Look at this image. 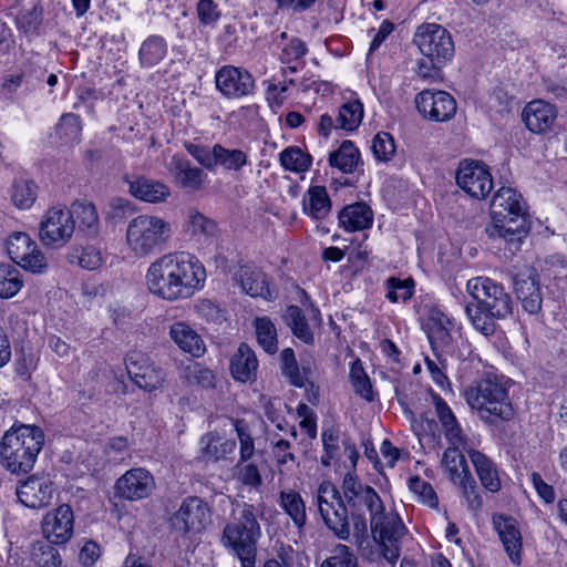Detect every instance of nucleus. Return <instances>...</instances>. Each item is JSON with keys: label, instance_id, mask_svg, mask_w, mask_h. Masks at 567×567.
Instances as JSON below:
<instances>
[{"label": "nucleus", "instance_id": "f257e3e1", "mask_svg": "<svg viewBox=\"0 0 567 567\" xmlns=\"http://www.w3.org/2000/svg\"><path fill=\"white\" fill-rule=\"evenodd\" d=\"M342 492L350 508L352 534L362 545L368 534V520L372 533L373 547L364 555L371 561L384 558L389 563L400 556L399 542L404 533V526L396 513L386 509L378 493L368 485L359 482L351 473L343 478Z\"/></svg>", "mask_w": 567, "mask_h": 567}, {"label": "nucleus", "instance_id": "f03ea898", "mask_svg": "<svg viewBox=\"0 0 567 567\" xmlns=\"http://www.w3.org/2000/svg\"><path fill=\"white\" fill-rule=\"evenodd\" d=\"M206 279L202 262L185 252H168L152 261L145 274L147 290L165 301L190 298Z\"/></svg>", "mask_w": 567, "mask_h": 567}, {"label": "nucleus", "instance_id": "7ed1b4c3", "mask_svg": "<svg viewBox=\"0 0 567 567\" xmlns=\"http://www.w3.org/2000/svg\"><path fill=\"white\" fill-rule=\"evenodd\" d=\"M489 218L487 235L503 239L511 250H518L529 231L528 206L523 196L512 187L498 188L491 200Z\"/></svg>", "mask_w": 567, "mask_h": 567}, {"label": "nucleus", "instance_id": "20e7f679", "mask_svg": "<svg viewBox=\"0 0 567 567\" xmlns=\"http://www.w3.org/2000/svg\"><path fill=\"white\" fill-rule=\"evenodd\" d=\"M466 290L476 301L466 307V313L475 329L489 334L493 318L503 319L512 313V300L504 288L489 278L476 277L467 281Z\"/></svg>", "mask_w": 567, "mask_h": 567}, {"label": "nucleus", "instance_id": "39448f33", "mask_svg": "<svg viewBox=\"0 0 567 567\" xmlns=\"http://www.w3.org/2000/svg\"><path fill=\"white\" fill-rule=\"evenodd\" d=\"M43 432L38 426L10 427L0 442L1 464L11 473L29 472L43 445Z\"/></svg>", "mask_w": 567, "mask_h": 567}, {"label": "nucleus", "instance_id": "423d86ee", "mask_svg": "<svg viewBox=\"0 0 567 567\" xmlns=\"http://www.w3.org/2000/svg\"><path fill=\"white\" fill-rule=\"evenodd\" d=\"M467 404L478 416L489 423L508 421L514 416V406L506 383L497 378L482 379L464 392Z\"/></svg>", "mask_w": 567, "mask_h": 567}, {"label": "nucleus", "instance_id": "0eeeda50", "mask_svg": "<svg viewBox=\"0 0 567 567\" xmlns=\"http://www.w3.org/2000/svg\"><path fill=\"white\" fill-rule=\"evenodd\" d=\"M172 236V226L163 217L143 214L131 219L125 231V247L135 258H145L162 249Z\"/></svg>", "mask_w": 567, "mask_h": 567}, {"label": "nucleus", "instance_id": "6e6552de", "mask_svg": "<svg viewBox=\"0 0 567 567\" xmlns=\"http://www.w3.org/2000/svg\"><path fill=\"white\" fill-rule=\"evenodd\" d=\"M414 42L423 55L417 64V74L424 79L435 76L454 54L451 34L437 23L420 25L415 32Z\"/></svg>", "mask_w": 567, "mask_h": 567}, {"label": "nucleus", "instance_id": "1a4fd4ad", "mask_svg": "<svg viewBox=\"0 0 567 567\" xmlns=\"http://www.w3.org/2000/svg\"><path fill=\"white\" fill-rule=\"evenodd\" d=\"M260 536L261 529L254 507L244 505L238 516L225 526L221 543L240 559L243 567H255Z\"/></svg>", "mask_w": 567, "mask_h": 567}, {"label": "nucleus", "instance_id": "9d476101", "mask_svg": "<svg viewBox=\"0 0 567 567\" xmlns=\"http://www.w3.org/2000/svg\"><path fill=\"white\" fill-rule=\"evenodd\" d=\"M75 231V219L71 209L64 206L48 208L39 224V239L49 248L60 249L66 246Z\"/></svg>", "mask_w": 567, "mask_h": 567}, {"label": "nucleus", "instance_id": "9b49d317", "mask_svg": "<svg viewBox=\"0 0 567 567\" xmlns=\"http://www.w3.org/2000/svg\"><path fill=\"white\" fill-rule=\"evenodd\" d=\"M317 503L326 525L341 539H348L351 527L347 519V509L334 485L328 481L320 484Z\"/></svg>", "mask_w": 567, "mask_h": 567}, {"label": "nucleus", "instance_id": "f8f14e48", "mask_svg": "<svg viewBox=\"0 0 567 567\" xmlns=\"http://www.w3.org/2000/svg\"><path fill=\"white\" fill-rule=\"evenodd\" d=\"M10 258L27 271L44 274L49 270V258L25 233H14L7 240Z\"/></svg>", "mask_w": 567, "mask_h": 567}, {"label": "nucleus", "instance_id": "ddd939ff", "mask_svg": "<svg viewBox=\"0 0 567 567\" xmlns=\"http://www.w3.org/2000/svg\"><path fill=\"white\" fill-rule=\"evenodd\" d=\"M156 481L153 474L144 467H134L122 474L115 482L114 493L117 497L138 502L153 495Z\"/></svg>", "mask_w": 567, "mask_h": 567}, {"label": "nucleus", "instance_id": "4468645a", "mask_svg": "<svg viewBox=\"0 0 567 567\" xmlns=\"http://www.w3.org/2000/svg\"><path fill=\"white\" fill-rule=\"evenodd\" d=\"M456 183L464 193L475 199H484L494 186L487 166L476 161H463L460 164Z\"/></svg>", "mask_w": 567, "mask_h": 567}, {"label": "nucleus", "instance_id": "2eb2a0df", "mask_svg": "<svg viewBox=\"0 0 567 567\" xmlns=\"http://www.w3.org/2000/svg\"><path fill=\"white\" fill-rule=\"evenodd\" d=\"M185 147L200 165L208 169L220 165L226 169L238 171L247 164V155L240 150H228L218 144L213 148H206L192 143L186 144Z\"/></svg>", "mask_w": 567, "mask_h": 567}, {"label": "nucleus", "instance_id": "dca6fc26", "mask_svg": "<svg viewBox=\"0 0 567 567\" xmlns=\"http://www.w3.org/2000/svg\"><path fill=\"white\" fill-rule=\"evenodd\" d=\"M173 528L182 535L200 533L209 523V508L197 497L185 499L171 518Z\"/></svg>", "mask_w": 567, "mask_h": 567}, {"label": "nucleus", "instance_id": "f3484780", "mask_svg": "<svg viewBox=\"0 0 567 567\" xmlns=\"http://www.w3.org/2000/svg\"><path fill=\"white\" fill-rule=\"evenodd\" d=\"M126 370L133 382L141 389L152 392L163 386L165 373L142 352L133 351L125 359Z\"/></svg>", "mask_w": 567, "mask_h": 567}, {"label": "nucleus", "instance_id": "a211bd4d", "mask_svg": "<svg viewBox=\"0 0 567 567\" xmlns=\"http://www.w3.org/2000/svg\"><path fill=\"white\" fill-rule=\"evenodd\" d=\"M420 114L430 121L445 122L456 113L454 97L445 91L423 90L415 96Z\"/></svg>", "mask_w": 567, "mask_h": 567}, {"label": "nucleus", "instance_id": "6ab92c4d", "mask_svg": "<svg viewBox=\"0 0 567 567\" xmlns=\"http://www.w3.org/2000/svg\"><path fill=\"white\" fill-rule=\"evenodd\" d=\"M73 528V511L65 504L49 511L41 522V530L44 539L54 545L66 544L72 538Z\"/></svg>", "mask_w": 567, "mask_h": 567}, {"label": "nucleus", "instance_id": "aec40b11", "mask_svg": "<svg viewBox=\"0 0 567 567\" xmlns=\"http://www.w3.org/2000/svg\"><path fill=\"white\" fill-rule=\"evenodd\" d=\"M216 87L227 97H240L252 92L255 81L251 74L241 68L225 65L215 75Z\"/></svg>", "mask_w": 567, "mask_h": 567}, {"label": "nucleus", "instance_id": "412c9836", "mask_svg": "<svg viewBox=\"0 0 567 567\" xmlns=\"http://www.w3.org/2000/svg\"><path fill=\"white\" fill-rule=\"evenodd\" d=\"M557 114L555 105L544 100H533L523 109L522 121L529 132L545 134L553 130Z\"/></svg>", "mask_w": 567, "mask_h": 567}, {"label": "nucleus", "instance_id": "4be33fe9", "mask_svg": "<svg viewBox=\"0 0 567 567\" xmlns=\"http://www.w3.org/2000/svg\"><path fill=\"white\" fill-rule=\"evenodd\" d=\"M53 493V484L48 476H30L17 488L19 501L30 508L49 505Z\"/></svg>", "mask_w": 567, "mask_h": 567}, {"label": "nucleus", "instance_id": "5701e85b", "mask_svg": "<svg viewBox=\"0 0 567 567\" xmlns=\"http://www.w3.org/2000/svg\"><path fill=\"white\" fill-rule=\"evenodd\" d=\"M515 292L523 307L529 313H537L542 308V293L535 269L526 267L515 277Z\"/></svg>", "mask_w": 567, "mask_h": 567}, {"label": "nucleus", "instance_id": "b1692460", "mask_svg": "<svg viewBox=\"0 0 567 567\" xmlns=\"http://www.w3.org/2000/svg\"><path fill=\"white\" fill-rule=\"evenodd\" d=\"M493 523L511 561L520 565L523 539L516 520L504 515H497Z\"/></svg>", "mask_w": 567, "mask_h": 567}, {"label": "nucleus", "instance_id": "393cba45", "mask_svg": "<svg viewBox=\"0 0 567 567\" xmlns=\"http://www.w3.org/2000/svg\"><path fill=\"white\" fill-rule=\"evenodd\" d=\"M166 167L175 183L184 188L198 190L205 184V173L177 155L172 156Z\"/></svg>", "mask_w": 567, "mask_h": 567}, {"label": "nucleus", "instance_id": "a878e982", "mask_svg": "<svg viewBox=\"0 0 567 567\" xmlns=\"http://www.w3.org/2000/svg\"><path fill=\"white\" fill-rule=\"evenodd\" d=\"M168 334L178 349L185 353L199 358L206 351V346L202 337L184 321H175L172 323Z\"/></svg>", "mask_w": 567, "mask_h": 567}, {"label": "nucleus", "instance_id": "bb28decb", "mask_svg": "<svg viewBox=\"0 0 567 567\" xmlns=\"http://www.w3.org/2000/svg\"><path fill=\"white\" fill-rule=\"evenodd\" d=\"M467 450V442L464 444H449L441 458V467L447 478L454 484L471 476L467 462L462 451Z\"/></svg>", "mask_w": 567, "mask_h": 567}, {"label": "nucleus", "instance_id": "cd10ccee", "mask_svg": "<svg viewBox=\"0 0 567 567\" xmlns=\"http://www.w3.org/2000/svg\"><path fill=\"white\" fill-rule=\"evenodd\" d=\"M433 403L436 416L447 443L464 444L467 442V437L451 408L437 395H433Z\"/></svg>", "mask_w": 567, "mask_h": 567}, {"label": "nucleus", "instance_id": "c85d7f7f", "mask_svg": "<svg viewBox=\"0 0 567 567\" xmlns=\"http://www.w3.org/2000/svg\"><path fill=\"white\" fill-rule=\"evenodd\" d=\"M235 279L243 291L251 297L268 298L270 296L267 280L262 271L254 266H240Z\"/></svg>", "mask_w": 567, "mask_h": 567}, {"label": "nucleus", "instance_id": "c756f323", "mask_svg": "<svg viewBox=\"0 0 567 567\" xmlns=\"http://www.w3.org/2000/svg\"><path fill=\"white\" fill-rule=\"evenodd\" d=\"M258 360L251 348L240 344L230 362L233 377L240 382H248L256 378Z\"/></svg>", "mask_w": 567, "mask_h": 567}, {"label": "nucleus", "instance_id": "7c9ffc66", "mask_svg": "<svg viewBox=\"0 0 567 567\" xmlns=\"http://www.w3.org/2000/svg\"><path fill=\"white\" fill-rule=\"evenodd\" d=\"M130 193L144 202L163 203L171 196L169 187L158 181L137 178L130 185Z\"/></svg>", "mask_w": 567, "mask_h": 567}, {"label": "nucleus", "instance_id": "2f4dec72", "mask_svg": "<svg viewBox=\"0 0 567 567\" xmlns=\"http://www.w3.org/2000/svg\"><path fill=\"white\" fill-rule=\"evenodd\" d=\"M468 455L482 485L495 493L501 488V478L495 464L478 451H468Z\"/></svg>", "mask_w": 567, "mask_h": 567}, {"label": "nucleus", "instance_id": "473e14b6", "mask_svg": "<svg viewBox=\"0 0 567 567\" xmlns=\"http://www.w3.org/2000/svg\"><path fill=\"white\" fill-rule=\"evenodd\" d=\"M372 210L362 203L344 207L339 214L340 225L348 231L362 230L371 226Z\"/></svg>", "mask_w": 567, "mask_h": 567}, {"label": "nucleus", "instance_id": "72a5a7b5", "mask_svg": "<svg viewBox=\"0 0 567 567\" xmlns=\"http://www.w3.org/2000/svg\"><path fill=\"white\" fill-rule=\"evenodd\" d=\"M186 234L195 241H206L217 234V225L214 220L197 210H189L184 225Z\"/></svg>", "mask_w": 567, "mask_h": 567}, {"label": "nucleus", "instance_id": "f704fd0d", "mask_svg": "<svg viewBox=\"0 0 567 567\" xmlns=\"http://www.w3.org/2000/svg\"><path fill=\"white\" fill-rule=\"evenodd\" d=\"M331 208V202L323 186H311L303 197V210L316 219L324 218Z\"/></svg>", "mask_w": 567, "mask_h": 567}, {"label": "nucleus", "instance_id": "c9c22d12", "mask_svg": "<svg viewBox=\"0 0 567 567\" xmlns=\"http://www.w3.org/2000/svg\"><path fill=\"white\" fill-rule=\"evenodd\" d=\"M284 320L291 329L293 336L302 342L310 344L315 340V332L311 324L306 319L301 309L297 306H290L284 313Z\"/></svg>", "mask_w": 567, "mask_h": 567}, {"label": "nucleus", "instance_id": "e433bc0d", "mask_svg": "<svg viewBox=\"0 0 567 567\" xmlns=\"http://www.w3.org/2000/svg\"><path fill=\"white\" fill-rule=\"evenodd\" d=\"M360 161L358 148L350 141H344L340 147L330 153L329 163L332 167L342 173H351L355 169Z\"/></svg>", "mask_w": 567, "mask_h": 567}, {"label": "nucleus", "instance_id": "4c0bfd02", "mask_svg": "<svg viewBox=\"0 0 567 567\" xmlns=\"http://www.w3.org/2000/svg\"><path fill=\"white\" fill-rule=\"evenodd\" d=\"M204 454L212 460L218 461L233 454L236 447L235 441L220 435L217 432L208 433L204 439Z\"/></svg>", "mask_w": 567, "mask_h": 567}, {"label": "nucleus", "instance_id": "58836bf2", "mask_svg": "<svg viewBox=\"0 0 567 567\" xmlns=\"http://www.w3.org/2000/svg\"><path fill=\"white\" fill-rule=\"evenodd\" d=\"M252 324L258 344L268 353L277 352L278 338L275 323L268 317H257Z\"/></svg>", "mask_w": 567, "mask_h": 567}, {"label": "nucleus", "instance_id": "ea45409f", "mask_svg": "<svg viewBox=\"0 0 567 567\" xmlns=\"http://www.w3.org/2000/svg\"><path fill=\"white\" fill-rule=\"evenodd\" d=\"M71 212L73 213V218L76 217V219L79 220V226L82 230L86 231L90 235L97 234L100 227V219L96 207L92 203H75L72 206Z\"/></svg>", "mask_w": 567, "mask_h": 567}, {"label": "nucleus", "instance_id": "a19ab883", "mask_svg": "<svg viewBox=\"0 0 567 567\" xmlns=\"http://www.w3.org/2000/svg\"><path fill=\"white\" fill-rule=\"evenodd\" d=\"M362 118V103L358 100L346 102L339 109L337 127L344 131H354L361 124Z\"/></svg>", "mask_w": 567, "mask_h": 567}, {"label": "nucleus", "instance_id": "79ce46f5", "mask_svg": "<svg viewBox=\"0 0 567 567\" xmlns=\"http://www.w3.org/2000/svg\"><path fill=\"white\" fill-rule=\"evenodd\" d=\"M22 287L20 270L13 265H0V298H12Z\"/></svg>", "mask_w": 567, "mask_h": 567}, {"label": "nucleus", "instance_id": "37998d69", "mask_svg": "<svg viewBox=\"0 0 567 567\" xmlns=\"http://www.w3.org/2000/svg\"><path fill=\"white\" fill-rule=\"evenodd\" d=\"M181 378L187 385L200 388H210L215 381L213 372L197 362H189L184 365L181 371Z\"/></svg>", "mask_w": 567, "mask_h": 567}, {"label": "nucleus", "instance_id": "c03bdc74", "mask_svg": "<svg viewBox=\"0 0 567 567\" xmlns=\"http://www.w3.org/2000/svg\"><path fill=\"white\" fill-rule=\"evenodd\" d=\"M10 199L18 209H29L37 199V186L29 181H18L11 187Z\"/></svg>", "mask_w": 567, "mask_h": 567}, {"label": "nucleus", "instance_id": "a18cd8bd", "mask_svg": "<svg viewBox=\"0 0 567 567\" xmlns=\"http://www.w3.org/2000/svg\"><path fill=\"white\" fill-rule=\"evenodd\" d=\"M54 544L50 542L39 540L32 545L31 558L39 567H59L61 565V556Z\"/></svg>", "mask_w": 567, "mask_h": 567}, {"label": "nucleus", "instance_id": "49530a36", "mask_svg": "<svg viewBox=\"0 0 567 567\" xmlns=\"http://www.w3.org/2000/svg\"><path fill=\"white\" fill-rule=\"evenodd\" d=\"M280 504L298 527L306 523L305 503L297 492L291 489L281 492Z\"/></svg>", "mask_w": 567, "mask_h": 567}, {"label": "nucleus", "instance_id": "de8ad7c7", "mask_svg": "<svg viewBox=\"0 0 567 567\" xmlns=\"http://www.w3.org/2000/svg\"><path fill=\"white\" fill-rule=\"evenodd\" d=\"M280 162L286 169L301 173L310 167V156L299 147H289L280 154Z\"/></svg>", "mask_w": 567, "mask_h": 567}, {"label": "nucleus", "instance_id": "09e8293b", "mask_svg": "<svg viewBox=\"0 0 567 567\" xmlns=\"http://www.w3.org/2000/svg\"><path fill=\"white\" fill-rule=\"evenodd\" d=\"M350 379L354 391L368 401L373 400V390L369 377L364 372L362 363L357 360L352 363Z\"/></svg>", "mask_w": 567, "mask_h": 567}, {"label": "nucleus", "instance_id": "8fccbe9b", "mask_svg": "<svg viewBox=\"0 0 567 567\" xmlns=\"http://www.w3.org/2000/svg\"><path fill=\"white\" fill-rule=\"evenodd\" d=\"M166 53L164 40L158 37L148 38L140 50V58L143 63L152 65L161 61Z\"/></svg>", "mask_w": 567, "mask_h": 567}, {"label": "nucleus", "instance_id": "3c124183", "mask_svg": "<svg viewBox=\"0 0 567 567\" xmlns=\"http://www.w3.org/2000/svg\"><path fill=\"white\" fill-rule=\"evenodd\" d=\"M451 321L444 315L432 317L429 322V339L434 344H446L450 341Z\"/></svg>", "mask_w": 567, "mask_h": 567}, {"label": "nucleus", "instance_id": "603ef678", "mask_svg": "<svg viewBox=\"0 0 567 567\" xmlns=\"http://www.w3.org/2000/svg\"><path fill=\"white\" fill-rule=\"evenodd\" d=\"M196 315L208 324H220L225 319V311L208 299H202L195 305Z\"/></svg>", "mask_w": 567, "mask_h": 567}, {"label": "nucleus", "instance_id": "864d4df0", "mask_svg": "<svg viewBox=\"0 0 567 567\" xmlns=\"http://www.w3.org/2000/svg\"><path fill=\"white\" fill-rule=\"evenodd\" d=\"M388 285V295L386 297L392 302L398 301H406L411 298L413 293V286L414 282L411 278L406 279H396V278H389L386 281Z\"/></svg>", "mask_w": 567, "mask_h": 567}, {"label": "nucleus", "instance_id": "5fc2aeb1", "mask_svg": "<svg viewBox=\"0 0 567 567\" xmlns=\"http://www.w3.org/2000/svg\"><path fill=\"white\" fill-rule=\"evenodd\" d=\"M372 151L379 161L389 162L395 154V144L389 133H379L372 142Z\"/></svg>", "mask_w": 567, "mask_h": 567}, {"label": "nucleus", "instance_id": "6e6d98bb", "mask_svg": "<svg viewBox=\"0 0 567 567\" xmlns=\"http://www.w3.org/2000/svg\"><path fill=\"white\" fill-rule=\"evenodd\" d=\"M410 489L419 496L420 501L423 502L431 508L439 506V498L433 487L425 481L419 477H411L409 481Z\"/></svg>", "mask_w": 567, "mask_h": 567}, {"label": "nucleus", "instance_id": "4d7b16f0", "mask_svg": "<svg viewBox=\"0 0 567 567\" xmlns=\"http://www.w3.org/2000/svg\"><path fill=\"white\" fill-rule=\"evenodd\" d=\"M321 567H358L357 558L346 545L334 548L332 555L327 558Z\"/></svg>", "mask_w": 567, "mask_h": 567}, {"label": "nucleus", "instance_id": "13d9d810", "mask_svg": "<svg viewBox=\"0 0 567 567\" xmlns=\"http://www.w3.org/2000/svg\"><path fill=\"white\" fill-rule=\"evenodd\" d=\"M104 262V257L100 248L95 246H87L83 248L80 257L79 265L87 270H95Z\"/></svg>", "mask_w": 567, "mask_h": 567}, {"label": "nucleus", "instance_id": "bf43d9fd", "mask_svg": "<svg viewBox=\"0 0 567 567\" xmlns=\"http://www.w3.org/2000/svg\"><path fill=\"white\" fill-rule=\"evenodd\" d=\"M456 484L462 488L463 496L466 499L468 507L473 511L480 509L483 505V501L477 493L474 478L470 476Z\"/></svg>", "mask_w": 567, "mask_h": 567}, {"label": "nucleus", "instance_id": "052dcab7", "mask_svg": "<svg viewBox=\"0 0 567 567\" xmlns=\"http://www.w3.org/2000/svg\"><path fill=\"white\" fill-rule=\"evenodd\" d=\"M235 427L240 444L241 461H247L254 455L255 452L254 440L250 433L247 431V427L244 424V422L238 421Z\"/></svg>", "mask_w": 567, "mask_h": 567}, {"label": "nucleus", "instance_id": "680f3d73", "mask_svg": "<svg viewBox=\"0 0 567 567\" xmlns=\"http://www.w3.org/2000/svg\"><path fill=\"white\" fill-rule=\"evenodd\" d=\"M237 468V478L240 483L251 487H258L261 485L262 478L256 465L246 464L244 466H238Z\"/></svg>", "mask_w": 567, "mask_h": 567}, {"label": "nucleus", "instance_id": "e2e57ef3", "mask_svg": "<svg viewBox=\"0 0 567 567\" xmlns=\"http://www.w3.org/2000/svg\"><path fill=\"white\" fill-rule=\"evenodd\" d=\"M101 556V548L97 543L87 540L83 544L79 554V561L84 567H90L95 564V561Z\"/></svg>", "mask_w": 567, "mask_h": 567}, {"label": "nucleus", "instance_id": "0e129e2a", "mask_svg": "<svg viewBox=\"0 0 567 567\" xmlns=\"http://www.w3.org/2000/svg\"><path fill=\"white\" fill-rule=\"evenodd\" d=\"M337 462L346 470H354L357 466L359 453L354 445L344 444L342 451L339 450L336 455Z\"/></svg>", "mask_w": 567, "mask_h": 567}, {"label": "nucleus", "instance_id": "69168bd1", "mask_svg": "<svg viewBox=\"0 0 567 567\" xmlns=\"http://www.w3.org/2000/svg\"><path fill=\"white\" fill-rule=\"evenodd\" d=\"M300 420V427L306 431L309 437L315 439L317 435V426L311 410L306 404H300L297 409Z\"/></svg>", "mask_w": 567, "mask_h": 567}, {"label": "nucleus", "instance_id": "338daca9", "mask_svg": "<svg viewBox=\"0 0 567 567\" xmlns=\"http://www.w3.org/2000/svg\"><path fill=\"white\" fill-rule=\"evenodd\" d=\"M130 212V202L122 197L110 199L106 207V216L109 218H122Z\"/></svg>", "mask_w": 567, "mask_h": 567}, {"label": "nucleus", "instance_id": "774afa93", "mask_svg": "<svg viewBox=\"0 0 567 567\" xmlns=\"http://www.w3.org/2000/svg\"><path fill=\"white\" fill-rule=\"evenodd\" d=\"M197 13L200 22L204 24L214 23L219 17L216 6L212 0H200L197 6Z\"/></svg>", "mask_w": 567, "mask_h": 567}]
</instances>
